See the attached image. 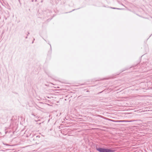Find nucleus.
Returning <instances> with one entry per match:
<instances>
[{"mask_svg": "<svg viewBox=\"0 0 152 152\" xmlns=\"http://www.w3.org/2000/svg\"><path fill=\"white\" fill-rule=\"evenodd\" d=\"M96 150L99 152H114V151L110 149L96 147Z\"/></svg>", "mask_w": 152, "mask_h": 152, "instance_id": "1", "label": "nucleus"}, {"mask_svg": "<svg viewBox=\"0 0 152 152\" xmlns=\"http://www.w3.org/2000/svg\"><path fill=\"white\" fill-rule=\"evenodd\" d=\"M31 115H33L34 116V117H37V115L35 114L33 112L31 113Z\"/></svg>", "mask_w": 152, "mask_h": 152, "instance_id": "2", "label": "nucleus"}, {"mask_svg": "<svg viewBox=\"0 0 152 152\" xmlns=\"http://www.w3.org/2000/svg\"><path fill=\"white\" fill-rule=\"evenodd\" d=\"M112 9H118V10H121V8H115V7H112Z\"/></svg>", "mask_w": 152, "mask_h": 152, "instance_id": "3", "label": "nucleus"}, {"mask_svg": "<svg viewBox=\"0 0 152 152\" xmlns=\"http://www.w3.org/2000/svg\"><path fill=\"white\" fill-rule=\"evenodd\" d=\"M114 121L113 120L112 121ZM115 122H121L122 121H115Z\"/></svg>", "mask_w": 152, "mask_h": 152, "instance_id": "4", "label": "nucleus"}, {"mask_svg": "<svg viewBox=\"0 0 152 152\" xmlns=\"http://www.w3.org/2000/svg\"><path fill=\"white\" fill-rule=\"evenodd\" d=\"M29 34V32H28V34H27V36L28 35V34Z\"/></svg>", "mask_w": 152, "mask_h": 152, "instance_id": "5", "label": "nucleus"}, {"mask_svg": "<svg viewBox=\"0 0 152 152\" xmlns=\"http://www.w3.org/2000/svg\"><path fill=\"white\" fill-rule=\"evenodd\" d=\"M25 38H26V39L27 38V36Z\"/></svg>", "mask_w": 152, "mask_h": 152, "instance_id": "6", "label": "nucleus"}, {"mask_svg": "<svg viewBox=\"0 0 152 152\" xmlns=\"http://www.w3.org/2000/svg\"><path fill=\"white\" fill-rule=\"evenodd\" d=\"M87 92H89V91H87Z\"/></svg>", "mask_w": 152, "mask_h": 152, "instance_id": "7", "label": "nucleus"}, {"mask_svg": "<svg viewBox=\"0 0 152 152\" xmlns=\"http://www.w3.org/2000/svg\"><path fill=\"white\" fill-rule=\"evenodd\" d=\"M50 45V48H51V46Z\"/></svg>", "mask_w": 152, "mask_h": 152, "instance_id": "8", "label": "nucleus"}, {"mask_svg": "<svg viewBox=\"0 0 152 152\" xmlns=\"http://www.w3.org/2000/svg\"><path fill=\"white\" fill-rule=\"evenodd\" d=\"M32 1H33V0H32Z\"/></svg>", "mask_w": 152, "mask_h": 152, "instance_id": "9", "label": "nucleus"}, {"mask_svg": "<svg viewBox=\"0 0 152 152\" xmlns=\"http://www.w3.org/2000/svg\"><path fill=\"white\" fill-rule=\"evenodd\" d=\"M37 1V0H35V1Z\"/></svg>", "mask_w": 152, "mask_h": 152, "instance_id": "10", "label": "nucleus"}]
</instances>
